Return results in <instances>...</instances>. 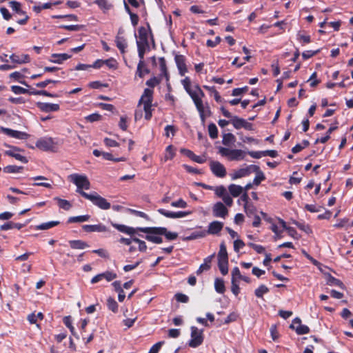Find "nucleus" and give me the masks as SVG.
Here are the masks:
<instances>
[{"label": "nucleus", "mask_w": 353, "mask_h": 353, "mask_svg": "<svg viewBox=\"0 0 353 353\" xmlns=\"http://www.w3.org/2000/svg\"><path fill=\"white\" fill-rule=\"evenodd\" d=\"M36 146L43 151H54L55 143L51 137H43L36 142Z\"/></svg>", "instance_id": "10"}, {"label": "nucleus", "mask_w": 353, "mask_h": 353, "mask_svg": "<svg viewBox=\"0 0 353 353\" xmlns=\"http://www.w3.org/2000/svg\"><path fill=\"white\" fill-rule=\"evenodd\" d=\"M327 283L330 286H337L341 289L345 288V285L342 281L331 275L328 276L327 279Z\"/></svg>", "instance_id": "35"}, {"label": "nucleus", "mask_w": 353, "mask_h": 353, "mask_svg": "<svg viewBox=\"0 0 353 353\" xmlns=\"http://www.w3.org/2000/svg\"><path fill=\"white\" fill-rule=\"evenodd\" d=\"M184 89L192 99L197 111L199 112L202 125H205V119L211 115V111L208 103L204 104L202 98L205 96L199 85H192L190 79L186 77L181 80Z\"/></svg>", "instance_id": "1"}, {"label": "nucleus", "mask_w": 353, "mask_h": 353, "mask_svg": "<svg viewBox=\"0 0 353 353\" xmlns=\"http://www.w3.org/2000/svg\"><path fill=\"white\" fill-rule=\"evenodd\" d=\"M223 228V223L218 221H214L208 225V228L205 230L207 234H218Z\"/></svg>", "instance_id": "21"}, {"label": "nucleus", "mask_w": 353, "mask_h": 353, "mask_svg": "<svg viewBox=\"0 0 353 353\" xmlns=\"http://www.w3.org/2000/svg\"><path fill=\"white\" fill-rule=\"evenodd\" d=\"M268 288L265 285H261L255 290L254 294L258 298H262L265 294L268 292Z\"/></svg>", "instance_id": "48"}, {"label": "nucleus", "mask_w": 353, "mask_h": 353, "mask_svg": "<svg viewBox=\"0 0 353 353\" xmlns=\"http://www.w3.org/2000/svg\"><path fill=\"white\" fill-rule=\"evenodd\" d=\"M10 150H6L5 152V154L6 155L14 157L15 159H17L22 163H28V159L26 157L22 156L21 154H20L19 153L17 152L20 151V149L19 148H17V147H10Z\"/></svg>", "instance_id": "20"}, {"label": "nucleus", "mask_w": 353, "mask_h": 353, "mask_svg": "<svg viewBox=\"0 0 353 353\" xmlns=\"http://www.w3.org/2000/svg\"><path fill=\"white\" fill-rule=\"evenodd\" d=\"M107 305L108 309L113 312H117L118 311V304L113 298L109 297L107 299Z\"/></svg>", "instance_id": "46"}, {"label": "nucleus", "mask_w": 353, "mask_h": 353, "mask_svg": "<svg viewBox=\"0 0 353 353\" xmlns=\"http://www.w3.org/2000/svg\"><path fill=\"white\" fill-rule=\"evenodd\" d=\"M158 228V227H138L137 230L140 232H144L146 234L145 236V239L154 243L160 244L163 242V239L161 236V234H157L153 231V229Z\"/></svg>", "instance_id": "7"}, {"label": "nucleus", "mask_w": 353, "mask_h": 353, "mask_svg": "<svg viewBox=\"0 0 353 353\" xmlns=\"http://www.w3.org/2000/svg\"><path fill=\"white\" fill-rule=\"evenodd\" d=\"M10 59L12 62L17 64L26 63L30 61V58L28 54L17 55L12 54L10 56Z\"/></svg>", "instance_id": "27"}, {"label": "nucleus", "mask_w": 353, "mask_h": 353, "mask_svg": "<svg viewBox=\"0 0 353 353\" xmlns=\"http://www.w3.org/2000/svg\"><path fill=\"white\" fill-rule=\"evenodd\" d=\"M228 261V252L224 243L220 245V250L218 253V261Z\"/></svg>", "instance_id": "38"}, {"label": "nucleus", "mask_w": 353, "mask_h": 353, "mask_svg": "<svg viewBox=\"0 0 353 353\" xmlns=\"http://www.w3.org/2000/svg\"><path fill=\"white\" fill-rule=\"evenodd\" d=\"M83 197L90 201L93 205L97 206L101 210H108L111 208L110 203L96 192H92L89 194H83Z\"/></svg>", "instance_id": "6"}, {"label": "nucleus", "mask_w": 353, "mask_h": 353, "mask_svg": "<svg viewBox=\"0 0 353 353\" xmlns=\"http://www.w3.org/2000/svg\"><path fill=\"white\" fill-rule=\"evenodd\" d=\"M153 99V90L150 88H145L139 101V106L143 105L145 112V118L149 120L152 117V102Z\"/></svg>", "instance_id": "5"}, {"label": "nucleus", "mask_w": 353, "mask_h": 353, "mask_svg": "<svg viewBox=\"0 0 353 353\" xmlns=\"http://www.w3.org/2000/svg\"><path fill=\"white\" fill-rule=\"evenodd\" d=\"M68 179L77 186L76 192L79 193L83 197V194H87L83 190L90 188V183L88 177L84 174H72L69 175Z\"/></svg>", "instance_id": "4"}, {"label": "nucleus", "mask_w": 353, "mask_h": 353, "mask_svg": "<svg viewBox=\"0 0 353 353\" xmlns=\"http://www.w3.org/2000/svg\"><path fill=\"white\" fill-rule=\"evenodd\" d=\"M22 170V166L8 165L3 168V172L6 173H19Z\"/></svg>", "instance_id": "43"}, {"label": "nucleus", "mask_w": 353, "mask_h": 353, "mask_svg": "<svg viewBox=\"0 0 353 353\" xmlns=\"http://www.w3.org/2000/svg\"><path fill=\"white\" fill-rule=\"evenodd\" d=\"M175 298L178 302H181V303H187L189 301L188 296L182 293L176 294Z\"/></svg>", "instance_id": "63"}, {"label": "nucleus", "mask_w": 353, "mask_h": 353, "mask_svg": "<svg viewBox=\"0 0 353 353\" xmlns=\"http://www.w3.org/2000/svg\"><path fill=\"white\" fill-rule=\"evenodd\" d=\"M138 32L139 36L137 38L138 55L139 59H143L145 53L150 49L148 43L149 33L144 27H140Z\"/></svg>", "instance_id": "2"}, {"label": "nucleus", "mask_w": 353, "mask_h": 353, "mask_svg": "<svg viewBox=\"0 0 353 353\" xmlns=\"http://www.w3.org/2000/svg\"><path fill=\"white\" fill-rule=\"evenodd\" d=\"M258 169L259 166L255 165H247L245 168H242L234 171V173L231 174V178L232 180H236L237 179L248 176L253 172L257 170Z\"/></svg>", "instance_id": "9"}, {"label": "nucleus", "mask_w": 353, "mask_h": 353, "mask_svg": "<svg viewBox=\"0 0 353 353\" xmlns=\"http://www.w3.org/2000/svg\"><path fill=\"white\" fill-rule=\"evenodd\" d=\"M191 339L189 341L188 345L191 347H196L199 346L203 341V330H199L195 326H192L191 328Z\"/></svg>", "instance_id": "8"}, {"label": "nucleus", "mask_w": 353, "mask_h": 353, "mask_svg": "<svg viewBox=\"0 0 353 353\" xmlns=\"http://www.w3.org/2000/svg\"><path fill=\"white\" fill-rule=\"evenodd\" d=\"M175 63L179 70V74L184 76L188 72V69L185 64V58L183 55L177 54L174 57Z\"/></svg>", "instance_id": "18"}, {"label": "nucleus", "mask_w": 353, "mask_h": 353, "mask_svg": "<svg viewBox=\"0 0 353 353\" xmlns=\"http://www.w3.org/2000/svg\"><path fill=\"white\" fill-rule=\"evenodd\" d=\"M244 210H245V212L246 213L247 216L249 217H252V216L256 214V208L251 203L244 204Z\"/></svg>", "instance_id": "39"}, {"label": "nucleus", "mask_w": 353, "mask_h": 353, "mask_svg": "<svg viewBox=\"0 0 353 353\" xmlns=\"http://www.w3.org/2000/svg\"><path fill=\"white\" fill-rule=\"evenodd\" d=\"M59 223L58 221H52L37 225L34 226V228L37 230H46L58 225Z\"/></svg>", "instance_id": "28"}, {"label": "nucleus", "mask_w": 353, "mask_h": 353, "mask_svg": "<svg viewBox=\"0 0 353 353\" xmlns=\"http://www.w3.org/2000/svg\"><path fill=\"white\" fill-rule=\"evenodd\" d=\"M210 168L212 172L217 177L223 178L226 175V169L225 166L219 161H211Z\"/></svg>", "instance_id": "11"}, {"label": "nucleus", "mask_w": 353, "mask_h": 353, "mask_svg": "<svg viewBox=\"0 0 353 353\" xmlns=\"http://www.w3.org/2000/svg\"><path fill=\"white\" fill-rule=\"evenodd\" d=\"M181 152L184 153L187 157L198 163H203L205 161L203 157L194 154L191 150L182 149Z\"/></svg>", "instance_id": "29"}, {"label": "nucleus", "mask_w": 353, "mask_h": 353, "mask_svg": "<svg viewBox=\"0 0 353 353\" xmlns=\"http://www.w3.org/2000/svg\"><path fill=\"white\" fill-rule=\"evenodd\" d=\"M1 130L8 136L20 140L27 139L29 137V134L25 132L14 130L4 127H1Z\"/></svg>", "instance_id": "16"}, {"label": "nucleus", "mask_w": 353, "mask_h": 353, "mask_svg": "<svg viewBox=\"0 0 353 353\" xmlns=\"http://www.w3.org/2000/svg\"><path fill=\"white\" fill-rule=\"evenodd\" d=\"M112 225L114 228L117 229L119 231L125 233L127 234H130V235H133L137 231H139L137 230V228H134L126 226L125 225H121V224H117V223H112Z\"/></svg>", "instance_id": "25"}, {"label": "nucleus", "mask_w": 353, "mask_h": 353, "mask_svg": "<svg viewBox=\"0 0 353 353\" xmlns=\"http://www.w3.org/2000/svg\"><path fill=\"white\" fill-rule=\"evenodd\" d=\"M11 90L15 94H28L29 90L19 85H12Z\"/></svg>", "instance_id": "56"}, {"label": "nucleus", "mask_w": 353, "mask_h": 353, "mask_svg": "<svg viewBox=\"0 0 353 353\" xmlns=\"http://www.w3.org/2000/svg\"><path fill=\"white\" fill-rule=\"evenodd\" d=\"M221 199L226 206L231 207L232 205L233 199L228 192L226 193L224 196H223Z\"/></svg>", "instance_id": "59"}, {"label": "nucleus", "mask_w": 353, "mask_h": 353, "mask_svg": "<svg viewBox=\"0 0 353 353\" xmlns=\"http://www.w3.org/2000/svg\"><path fill=\"white\" fill-rule=\"evenodd\" d=\"M219 154L223 157H225L230 161H240L244 160L247 152L241 149H232L226 147H219Z\"/></svg>", "instance_id": "3"}, {"label": "nucleus", "mask_w": 353, "mask_h": 353, "mask_svg": "<svg viewBox=\"0 0 353 353\" xmlns=\"http://www.w3.org/2000/svg\"><path fill=\"white\" fill-rule=\"evenodd\" d=\"M279 223L281 225V228L283 230H286L290 236L292 237L296 238V235L297 234L296 230L292 227L287 226V224L284 220L278 218Z\"/></svg>", "instance_id": "32"}, {"label": "nucleus", "mask_w": 353, "mask_h": 353, "mask_svg": "<svg viewBox=\"0 0 353 353\" xmlns=\"http://www.w3.org/2000/svg\"><path fill=\"white\" fill-rule=\"evenodd\" d=\"M153 231L157 234H161L165 236V239L168 241L175 240L178 237L176 232L168 231L165 227H158V228L153 229Z\"/></svg>", "instance_id": "19"}, {"label": "nucleus", "mask_w": 353, "mask_h": 353, "mask_svg": "<svg viewBox=\"0 0 353 353\" xmlns=\"http://www.w3.org/2000/svg\"><path fill=\"white\" fill-rule=\"evenodd\" d=\"M254 172L256 173V176L253 180V184L258 185L260 183L265 179L264 174L260 170V168Z\"/></svg>", "instance_id": "45"}, {"label": "nucleus", "mask_w": 353, "mask_h": 353, "mask_svg": "<svg viewBox=\"0 0 353 353\" xmlns=\"http://www.w3.org/2000/svg\"><path fill=\"white\" fill-rule=\"evenodd\" d=\"M10 77L18 81L20 83L28 87L29 85L25 81H21L20 79L23 77V74L19 72H14L10 74Z\"/></svg>", "instance_id": "53"}, {"label": "nucleus", "mask_w": 353, "mask_h": 353, "mask_svg": "<svg viewBox=\"0 0 353 353\" xmlns=\"http://www.w3.org/2000/svg\"><path fill=\"white\" fill-rule=\"evenodd\" d=\"M54 199L57 201L58 205L60 208H62L65 210H68L70 209L71 204L68 201L60 198H54Z\"/></svg>", "instance_id": "47"}, {"label": "nucleus", "mask_w": 353, "mask_h": 353, "mask_svg": "<svg viewBox=\"0 0 353 353\" xmlns=\"http://www.w3.org/2000/svg\"><path fill=\"white\" fill-rule=\"evenodd\" d=\"M122 33V30H119L118 34L115 37V43L118 49L120 50L121 54H124L125 52V49L128 46L126 39L120 36V34Z\"/></svg>", "instance_id": "22"}, {"label": "nucleus", "mask_w": 353, "mask_h": 353, "mask_svg": "<svg viewBox=\"0 0 353 353\" xmlns=\"http://www.w3.org/2000/svg\"><path fill=\"white\" fill-rule=\"evenodd\" d=\"M214 288L216 292L223 294L225 292L224 281L221 279H216L214 281Z\"/></svg>", "instance_id": "40"}, {"label": "nucleus", "mask_w": 353, "mask_h": 353, "mask_svg": "<svg viewBox=\"0 0 353 353\" xmlns=\"http://www.w3.org/2000/svg\"><path fill=\"white\" fill-rule=\"evenodd\" d=\"M163 343V341H159L155 343L152 346L148 353H158Z\"/></svg>", "instance_id": "64"}, {"label": "nucleus", "mask_w": 353, "mask_h": 353, "mask_svg": "<svg viewBox=\"0 0 353 353\" xmlns=\"http://www.w3.org/2000/svg\"><path fill=\"white\" fill-rule=\"evenodd\" d=\"M160 70L161 77H165V79L168 81V74L166 69L165 62L163 58L160 59Z\"/></svg>", "instance_id": "51"}, {"label": "nucleus", "mask_w": 353, "mask_h": 353, "mask_svg": "<svg viewBox=\"0 0 353 353\" xmlns=\"http://www.w3.org/2000/svg\"><path fill=\"white\" fill-rule=\"evenodd\" d=\"M37 107L46 112H57L59 110V105L56 103L39 102L37 103Z\"/></svg>", "instance_id": "23"}, {"label": "nucleus", "mask_w": 353, "mask_h": 353, "mask_svg": "<svg viewBox=\"0 0 353 353\" xmlns=\"http://www.w3.org/2000/svg\"><path fill=\"white\" fill-rule=\"evenodd\" d=\"M297 39L303 44L308 43L310 42V37L309 35H303L300 32L297 34Z\"/></svg>", "instance_id": "61"}, {"label": "nucleus", "mask_w": 353, "mask_h": 353, "mask_svg": "<svg viewBox=\"0 0 353 353\" xmlns=\"http://www.w3.org/2000/svg\"><path fill=\"white\" fill-rule=\"evenodd\" d=\"M71 55L66 53L52 54L50 61L54 63L61 64L63 61L70 59Z\"/></svg>", "instance_id": "26"}, {"label": "nucleus", "mask_w": 353, "mask_h": 353, "mask_svg": "<svg viewBox=\"0 0 353 353\" xmlns=\"http://www.w3.org/2000/svg\"><path fill=\"white\" fill-rule=\"evenodd\" d=\"M157 211L159 214L163 215L164 216H165L167 218H170V219L183 218V217L188 216L191 213L189 211L171 212V211H168L163 208H159Z\"/></svg>", "instance_id": "13"}, {"label": "nucleus", "mask_w": 353, "mask_h": 353, "mask_svg": "<svg viewBox=\"0 0 353 353\" xmlns=\"http://www.w3.org/2000/svg\"><path fill=\"white\" fill-rule=\"evenodd\" d=\"M90 219V216L88 214L80 215L77 216H71L68 219V223H83L88 221Z\"/></svg>", "instance_id": "37"}, {"label": "nucleus", "mask_w": 353, "mask_h": 353, "mask_svg": "<svg viewBox=\"0 0 353 353\" xmlns=\"http://www.w3.org/2000/svg\"><path fill=\"white\" fill-rule=\"evenodd\" d=\"M290 328L294 330L299 335L307 334L310 332L309 327L301 324V321L299 318H295L292 321V323L290 325Z\"/></svg>", "instance_id": "15"}, {"label": "nucleus", "mask_w": 353, "mask_h": 353, "mask_svg": "<svg viewBox=\"0 0 353 353\" xmlns=\"http://www.w3.org/2000/svg\"><path fill=\"white\" fill-rule=\"evenodd\" d=\"M207 235L205 230L193 232L189 236L186 237L187 240H194L199 238H203Z\"/></svg>", "instance_id": "44"}, {"label": "nucleus", "mask_w": 353, "mask_h": 353, "mask_svg": "<svg viewBox=\"0 0 353 353\" xmlns=\"http://www.w3.org/2000/svg\"><path fill=\"white\" fill-rule=\"evenodd\" d=\"M149 73L148 69L146 68L143 59L139 60V62L137 65V74L139 77H143L145 74Z\"/></svg>", "instance_id": "34"}, {"label": "nucleus", "mask_w": 353, "mask_h": 353, "mask_svg": "<svg viewBox=\"0 0 353 353\" xmlns=\"http://www.w3.org/2000/svg\"><path fill=\"white\" fill-rule=\"evenodd\" d=\"M83 230L87 232H106L107 228L102 224L97 225H83Z\"/></svg>", "instance_id": "24"}, {"label": "nucleus", "mask_w": 353, "mask_h": 353, "mask_svg": "<svg viewBox=\"0 0 353 353\" xmlns=\"http://www.w3.org/2000/svg\"><path fill=\"white\" fill-rule=\"evenodd\" d=\"M43 318V314L41 312H39L37 314L32 313L28 316V320L31 324L36 323L38 319L41 320Z\"/></svg>", "instance_id": "52"}, {"label": "nucleus", "mask_w": 353, "mask_h": 353, "mask_svg": "<svg viewBox=\"0 0 353 353\" xmlns=\"http://www.w3.org/2000/svg\"><path fill=\"white\" fill-rule=\"evenodd\" d=\"M213 191H214L215 194L220 198L228 193L226 188L223 185L214 186Z\"/></svg>", "instance_id": "49"}, {"label": "nucleus", "mask_w": 353, "mask_h": 353, "mask_svg": "<svg viewBox=\"0 0 353 353\" xmlns=\"http://www.w3.org/2000/svg\"><path fill=\"white\" fill-rule=\"evenodd\" d=\"M10 4V7L12 8V10L14 12H16L17 14H20V15H23V14H26V13L23 11L21 9V3L17 2V1H12L9 3Z\"/></svg>", "instance_id": "41"}, {"label": "nucleus", "mask_w": 353, "mask_h": 353, "mask_svg": "<svg viewBox=\"0 0 353 353\" xmlns=\"http://www.w3.org/2000/svg\"><path fill=\"white\" fill-rule=\"evenodd\" d=\"M231 122L236 129L244 128L247 130H254L253 125L251 123L238 117H234L231 120Z\"/></svg>", "instance_id": "14"}, {"label": "nucleus", "mask_w": 353, "mask_h": 353, "mask_svg": "<svg viewBox=\"0 0 353 353\" xmlns=\"http://www.w3.org/2000/svg\"><path fill=\"white\" fill-rule=\"evenodd\" d=\"M236 141V138L232 133H227L223 136L222 143L225 146H230Z\"/></svg>", "instance_id": "36"}, {"label": "nucleus", "mask_w": 353, "mask_h": 353, "mask_svg": "<svg viewBox=\"0 0 353 353\" xmlns=\"http://www.w3.org/2000/svg\"><path fill=\"white\" fill-rule=\"evenodd\" d=\"M271 230L275 234V238L280 239L282 236L283 231L284 230L283 228L281 229L277 225L272 223L271 225Z\"/></svg>", "instance_id": "55"}, {"label": "nucleus", "mask_w": 353, "mask_h": 353, "mask_svg": "<svg viewBox=\"0 0 353 353\" xmlns=\"http://www.w3.org/2000/svg\"><path fill=\"white\" fill-rule=\"evenodd\" d=\"M117 274L114 272L106 271L105 272L99 274L91 279V283L94 284L105 279L107 281H111L117 278Z\"/></svg>", "instance_id": "17"}, {"label": "nucleus", "mask_w": 353, "mask_h": 353, "mask_svg": "<svg viewBox=\"0 0 353 353\" xmlns=\"http://www.w3.org/2000/svg\"><path fill=\"white\" fill-rule=\"evenodd\" d=\"M218 266L223 275L228 273V261H218Z\"/></svg>", "instance_id": "50"}, {"label": "nucleus", "mask_w": 353, "mask_h": 353, "mask_svg": "<svg viewBox=\"0 0 353 353\" xmlns=\"http://www.w3.org/2000/svg\"><path fill=\"white\" fill-rule=\"evenodd\" d=\"M228 190L232 196L236 197L243 192V188L239 185L230 184L228 186Z\"/></svg>", "instance_id": "33"}, {"label": "nucleus", "mask_w": 353, "mask_h": 353, "mask_svg": "<svg viewBox=\"0 0 353 353\" xmlns=\"http://www.w3.org/2000/svg\"><path fill=\"white\" fill-rule=\"evenodd\" d=\"M25 226V224L19 223L8 222L1 225L0 229L1 230H8L11 229L20 230Z\"/></svg>", "instance_id": "31"}, {"label": "nucleus", "mask_w": 353, "mask_h": 353, "mask_svg": "<svg viewBox=\"0 0 353 353\" xmlns=\"http://www.w3.org/2000/svg\"><path fill=\"white\" fill-rule=\"evenodd\" d=\"M241 274L238 267H235L232 270V281H236V279L241 278Z\"/></svg>", "instance_id": "58"}, {"label": "nucleus", "mask_w": 353, "mask_h": 353, "mask_svg": "<svg viewBox=\"0 0 353 353\" xmlns=\"http://www.w3.org/2000/svg\"><path fill=\"white\" fill-rule=\"evenodd\" d=\"M187 203L182 199H180L178 201H173L171 203V206L174 208H185L187 207Z\"/></svg>", "instance_id": "57"}, {"label": "nucleus", "mask_w": 353, "mask_h": 353, "mask_svg": "<svg viewBox=\"0 0 353 353\" xmlns=\"http://www.w3.org/2000/svg\"><path fill=\"white\" fill-rule=\"evenodd\" d=\"M95 3L97 4L100 8L104 10H108L112 7L111 4H110L106 0H96Z\"/></svg>", "instance_id": "54"}, {"label": "nucleus", "mask_w": 353, "mask_h": 353, "mask_svg": "<svg viewBox=\"0 0 353 353\" xmlns=\"http://www.w3.org/2000/svg\"><path fill=\"white\" fill-rule=\"evenodd\" d=\"M174 153L172 150V146L168 145L166 148V150H165V157H164L165 161L172 159L174 157Z\"/></svg>", "instance_id": "60"}, {"label": "nucleus", "mask_w": 353, "mask_h": 353, "mask_svg": "<svg viewBox=\"0 0 353 353\" xmlns=\"http://www.w3.org/2000/svg\"><path fill=\"white\" fill-rule=\"evenodd\" d=\"M69 244L72 249L77 250H83L89 247L87 243L81 240H72L69 241Z\"/></svg>", "instance_id": "30"}, {"label": "nucleus", "mask_w": 353, "mask_h": 353, "mask_svg": "<svg viewBox=\"0 0 353 353\" xmlns=\"http://www.w3.org/2000/svg\"><path fill=\"white\" fill-rule=\"evenodd\" d=\"M212 213L214 217L225 219L228 214V210L222 202H216L212 207Z\"/></svg>", "instance_id": "12"}, {"label": "nucleus", "mask_w": 353, "mask_h": 353, "mask_svg": "<svg viewBox=\"0 0 353 353\" xmlns=\"http://www.w3.org/2000/svg\"><path fill=\"white\" fill-rule=\"evenodd\" d=\"M208 133L209 136L211 139H216L218 137V129L216 125L211 123L208 125Z\"/></svg>", "instance_id": "42"}, {"label": "nucleus", "mask_w": 353, "mask_h": 353, "mask_svg": "<svg viewBox=\"0 0 353 353\" xmlns=\"http://www.w3.org/2000/svg\"><path fill=\"white\" fill-rule=\"evenodd\" d=\"M245 245L244 242L242 240L236 239L234 241V250L236 252H239Z\"/></svg>", "instance_id": "62"}]
</instances>
